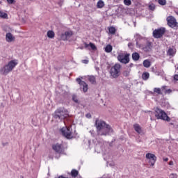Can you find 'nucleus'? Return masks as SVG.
Segmentation results:
<instances>
[{
  "label": "nucleus",
  "instance_id": "obj_1",
  "mask_svg": "<svg viewBox=\"0 0 178 178\" xmlns=\"http://www.w3.org/2000/svg\"><path fill=\"white\" fill-rule=\"evenodd\" d=\"M95 126L97 130L98 134L100 136H106L109 134L112 131V128L109 124H106L104 121L97 119L95 121Z\"/></svg>",
  "mask_w": 178,
  "mask_h": 178
},
{
  "label": "nucleus",
  "instance_id": "obj_17",
  "mask_svg": "<svg viewBox=\"0 0 178 178\" xmlns=\"http://www.w3.org/2000/svg\"><path fill=\"white\" fill-rule=\"evenodd\" d=\"M47 35L48 38H50V39L55 38V32H54V31L52 30H49L47 31Z\"/></svg>",
  "mask_w": 178,
  "mask_h": 178
},
{
  "label": "nucleus",
  "instance_id": "obj_19",
  "mask_svg": "<svg viewBox=\"0 0 178 178\" xmlns=\"http://www.w3.org/2000/svg\"><path fill=\"white\" fill-rule=\"evenodd\" d=\"M105 6V3L102 1V0H99L97 3V9H102Z\"/></svg>",
  "mask_w": 178,
  "mask_h": 178
},
{
  "label": "nucleus",
  "instance_id": "obj_11",
  "mask_svg": "<svg viewBox=\"0 0 178 178\" xmlns=\"http://www.w3.org/2000/svg\"><path fill=\"white\" fill-rule=\"evenodd\" d=\"M52 149L54 151L58 152V154H62V152L64 151L63 146L59 144L53 145Z\"/></svg>",
  "mask_w": 178,
  "mask_h": 178
},
{
  "label": "nucleus",
  "instance_id": "obj_46",
  "mask_svg": "<svg viewBox=\"0 0 178 178\" xmlns=\"http://www.w3.org/2000/svg\"><path fill=\"white\" fill-rule=\"evenodd\" d=\"M83 63H88V60H83Z\"/></svg>",
  "mask_w": 178,
  "mask_h": 178
},
{
  "label": "nucleus",
  "instance_id": "obj_35",
  "mask_svg": "<svg viewBox=\"0 0 178 178\" xmlns=\"http://www.w3.org/2000/svg\"><path fill=\"white\" fill-rule=\"evenodd\" d=\"M72 101H74V102H76V104H79V99H77V96L76 95H74L72 96Z\"/></svg>",
  "mask_w": 178,
  "mask_h": 178
},
{
  "label": "nucleus",
  "instance_id": "obj_45",
  "mask_svg": "<svg viewBox=\"0 0 178 178\" xmlns=\"http://www.w3.org/2000/svg\"><path fill=\"white\" fill-rule=\"evenodd\" d=\"M163 161L165 162H168V161H169V159L168 158H165V159H163Z\"/></svg>",
  "mask_w": 178,
  "mask_h": 178
},
{
  "label": "nucleus",
  "instance_id": "obj_6",
  "mask_svg": "<svg viewBox=\"0 0 178 178\" xmlns=\"http://www.w3.org/2000/svg\"><path fill=\"white\" fill-rule=\"evenodd\" d=\"M165 33H166V28L160 27L153 31L152 36L154 37V38H156V39L162 38L163 35H165Z\"/></svg>",
  "mask_w": 178,
  "mask_h": 178
},
{
  "label": "nucleus",
  "instance_id": "obj_22",
  "mask_svg": "<svg viewBox=\"0 0 178 178\" xmlns=\"http://www.w3.org/2000/svg\"><path fill=\"white\" fill-rule=\"evenodd\" d=\"M142 79L143 80L147 81L148 79H149V74L147 72H143L142 74Z\"/></svg>",
  "mask_w": 178,
  "mask_h": 178
},
{
  "label": "nucleus",
  "instance_id": "obj_31",
  "mask_svg": "<svg viewBox=\"0 0 178 178\" xmlns=\"http://www.w3.org/2000/svg\"><path fill=\"white\" fill-rule=\"evenodd\" d=\"M71 138H73V136H72V132H70V127H67V139L71 140Z\"/></svg>",
  "mask_w": 178,
  "mask_h": 178
},
{
  "label": "nucleus",
  "instance_id": "obj_5",
  "mask_svg": "<svg viewBox=\"0 0 178 178\" xmlns=\"http://www.w3.org/2000/svg\"><path fill=\"white\" fill-rule=\"evenodd\" d=\"M155 118L158 120H165V122H170V118L168 116L165 111L156 107L155 109Z\"/></svg>",
  "mask_w": 178,
  "mask_h": 178
},
{
  "label": "nucleus",
  "instance_id": "obj_20",
  "mask_svg": "<svg viewBox=\"0 0 178 178\" xmlns=\"http://www.w3.org/2000/svg\"><path fill=\"white\" fill-rule=\"evenodd\" d=\"M60 40L61 41H66L67 40V31H65L64 33L60 35Z\"/></svg>",
  "mask_w": 178,
  "mask_h": 178
},
{
  "label": "nucleus",
  "instance_id": "obj_14",
  "mask_svg": "<svg viewBox=\"0 0 178 178\" xmlns=\"http://www.w3.org/2000/svg\"><path fill=\"white\" fill-rule=\"evenodd\" d=\"M167 55L168 56H175L176 55V49L169 48L167 51Z\"/></svg>",
  "mask_w": 178,
  "mask_h": 178
},
{
  "label": "nucleus",
  "instance_id": "obj_42",
  "mask_svg": "<svg viewBox=\"0 0 178 178\" xmlns=\"http://www.w3.org/2000/svg\"><path fill=\"white\" fill-rule=\"evenodd\" d=\"M86 118H88V119H90L91 118V114L90 113L86 114Z\"/></svg>",
  "mask_w": 178,
  "mask_h": 178
},
{
  "label": "nucleus",
  "instance_id": "obj_49",
  "mask_svg": "<svg viewBox=\"0 0 178 178\" xmlns=\"http://www.w3.org/2000/svg\"><path fill=\"white\" fill-rule=\"evenodd\" d=\"M2 3V1H0V5Z\"/></svg>",
  "mask_w": 178,
  "mask_h": 178
},
{
  "label": "nucleus",
  "instance_id": "obj_51",
  "mask_svg": "<svg viewBox=\"0 0 178 178\" xmlns=\"http://www.w3.org/2000/svg\"><path fill=\"white\" fill-rule=\"evenodd\" d=\"M30 1H33V0H30Z\"/></svg>",
  "mask_w": 178,
  "mask_h": 178
},
{
  "label": "nucleus",
  "instance_id": "obj_9",
  "mask_svg": "<svg viewBox=\"0 0 178 178\" xmlns=\"http://www.w3.org/2000/svg\"><path fill=\"white\" fill-rule=\"evenodd\" d=\"M76 81L79 84L80 88L83 90V92H87V91H88V84H87V83L82 81L80 78H77Z\"/></svg>",
  "mask_w": 178,
  "mask_h": 178
},
{
  "label": "nucleus",
  "instance_id": "obj_2",
  "mask_svg": "<svg viewBox=\"0 0 178 178\" xmlns=\"http://www.w3.org/2000/svg\"><path fill=\"white\" fill-rule=\"evenodd\" d=\"M136 48L142 49L144 52H149L152 49V42L141 38V36H138L136 39Z\"/></svg>",
  "mask_w": 178,
  "mask_h": 178
},
{
  "label": "nucleus",
  "instance_id": "obj_47",
  "mask_svg": "<svg viewBox=\"0 0 178 178\" xmlns=\"http://www.w3.org/2000/svg\"><path fill=\"white\" fill-rule=\"evenodd\" d=\"M151 113V111H145V113Z\"/></svg>",
  "mask_w": 178,
  "mask_h": 178
},
{
  "label": "nucleus",
  "instance_id": "obj_36",
  "mask_svg": "<svg viewBox=\"0 0 178 178\" xmlns=\"http://www.w3.org/2000/svg\"><path fill=\"white\" fill-rule=\"evenodd\" d=\"M149 10H155V4L151 3L149 6Z\"/></svg>",
  "mask_w": 178,
  "mask_h": 178
},
{
  "label": "nucleus",
  "instance_id": "obj_30",
  "mask_svg": "<svg viewBox=\"0 0 178 178\" xmlns=\"http://www.w3.org/2000/svg\"><path fill=\"white\" fill-rule=\"evenodd\" d=\"M161 90L162 91L165 90V94H170V92H172L171 89L166 90V86H165L161 87Z\"/></svg>",
  "mask_w": 178,
  "mask_h": 178
},
{
  "label": "nucleus",
  "instance_id": "obj_12",
  "mask_svg": "<svg viewBox=\"0 0 178 178\" xmlns=\"http://www.w3.org/2000/svg\"><path fill=\"white\" fill-rule=\"evenodd\" d=\"M65 127H62L60 129V134L65 137V138H67V125H66V121H64Z\"/></svg>",
  "mask_w": 178,
  "mask_h": 178
},
{
  "label": "nucleus",
  "instance_id": "obj_41",
  "mask_svg": "<svg viewBox=\"0 0 178 178\" xmlns=\"http://www.w3.org/2000/svg\"><path fill=\"white\" fill-rule=\"evenodd\" d=\"M174 80H176L177 81H178V74L175 75Z\"/></svg>",
  "mask_w": 178,
  "mask_h": 178
},
{
  "label": "nucleus",
  "instance_id": "obj_33",
  "mask_svg": "<svg viewBox=\"0 0 178 178\" xmlns=\"http://www.w3.org/2000/svg\"><path fill=\"white\" fill-rule=\"evenodd\" d=\"M158 2L159 5H161L162 6H165V5H166V0H158Z\"/></svg>",
  "mask_w": 178,
  "mask_h": 178
},
{
  "label": "nucleus",
  "instance_id": "obj_16",
  "mask_svg": "<svg viewBox=\"0 0 178 178\" xmlns=\"http://www.w3.org/2000/svg\"><path fill=\"white\" fill-rule=\"evenodd\" d=\"M167 23H177L176 18L173 16H168L166 19Z\"/></svg>",
  "mask_w": 178,
  "mask_h": 178
},
{
  "label": "nucleus",
  "instance_id": "obj_10",
  "mask_svg": "<svg viewBox=\"0 0 178 178\" xmlns=\"http://www.w3.org/2000/svg\"><path fill=\"white\" fill-rule=\"evenodd\" d=\"M147 159H149V163H150L151 166H154L155 165V162H156V156L152 153H147L145 156Z\"/></svg>",
  "mask_w": 178,
  "mask_h": 178
},
{
  "label": "nucleus",
  "instance_id": "obj_24",
  "mask_svg": "<svg viewBox=\"0 0 178 178\" xmlns=\"http://www.w3.org/2000/svg\"><path fill=\"white\" fill-rule=\"evenodd\" d=\"M112 49H113V48L112 47V45L108 44L105 47V52H107V54H109V53H111Z\"/></svg>",
  "mask_w": 178,
  "mask_h": 178
},
{
  "label": "nucleus",
  "instance_id": "obj_34",
  "mask_svg": "<svg viewBox=\"0 0 178 178\" xmlns=\"http://www.w3.org/2000/svg\"><path fill=\"white\" fill-rule=\"evenodd\" d=\"M89 47H90V48H91L93 51H95V49H97V47H96L95 44H94V43H92V42H90V43H89Z\"/></svg>",
  "mask_w": 178,
  "mask_h": 178
},
{
  "label": "nucleus",
  "instance_id": "obj_21",
  "mask_svg": "<svg viewBox=\"0 0 178 178\" xmlns=\"http://www.w3.org/2000/svg\"><path fill=\"white\" fill-rule=\"evenodd\" d=\"M88 81H90V83H91V84H96V83H97L95 76H88Z\"/></svg>",
  "mask_w": 178,
  "mask_h": 178
},
{
  "label": "nucleus",
  "instance_id": "obj_32",
  "mask_svg": "<svg viewBox=\"0 0 178 178\" xmlns=\"http://www.w3.org/2000/svg\"><path fill=\"white\" fill-rule=\"evenodd\" d=\"M124 4L126 6H130L131 5V0H124Z\"/></svg>",
  "mask_w": 178,
  "mask_h": 178
},
{
  "label": "nucleus",
  "instance_id": "obj_29",
  "mask_svg": "<svg viewBox=\"0 0 178 178\" xmlns=\"http://www.w3.org/2000/svg\"><path fill=\"white\" fill-rule=\"evenodd\" d=\"M71 176L72 177H77V176H79V171H77L76 170H72L71 172Z\"/></svg>",
  "mask_w": 178,
  "mask_h": 178
},
{
  "label": "nucleus",
  "instance_id": "obj_27",
  "mask_svg": "<svg viewBox=\"0 0 178 178\" xmlns=\"http://www.w3.org/2000/svg\"><path fill=\"white\" fill-rule=\"evenodd\" d=\"M154 92H156L158 95H162V89L159 88H154Z\"/></svg>",
  "mask_w": 178,
  "mask_h": 178
},
{
  "label": "nucleus",
  "instance_id": "obj_13",
  "mask_svg": "<svg viewBox=\"0 0 178 178\" xmlns=\"http://www.w3.org/2000/svg\"><path fill=\"white\" fill-rule=\"evenodd\" d=\"M6 40L7 42H12V41H15V36L12 33H8L6 35Z\"/></svg>",
  "mask_w": 178,
  "mask_h": 178
},
{
  "label": "nucleus",
  "instance_id": "obj_43",
  "mask_svg": "<svg viewBox=\"0 0 178 178\" xmlns=\"http://www.w3.org/2000/svg\"><path fill=\"white\" fill-rule=\"evenodd\" d=\"M168 165H170V166H173V161H170L168 163Z\"/></svg>",
  "mask_w": 178,
  "mask_h": 178
},
{
  "label": "nucleus",
  "instance_id": "obj_23",
  "mask_svg": "<svg viewBox=\"0 0 178 178\" xmlns=\"http://www.w3.org/2000/svg\"><path fill=\"white\" fill-rule=\"evenodd\" d=\"M132 59L134 60H138L140 59V54L137 52H135L132 54Z\"/></svg>",
  "mask_w": 178,
  "mask_h": 178
},
{
  "label": "nucleus",
  "instance_id": "obj_37",
  "mask_svg": "<svg viewBox=\"0 0 178 178\" xmlns=\"http://www.w3.org/2000/svg\"><path fill=\"white\" fill-rule=\"evenodd\" d=\"M8 3H9L10 5H12L13 3H15V0H6Z\"/></svg>",
  "mask_w": 178,
  "mask_h": 178
},
{
  "label": "nucleus",
  "instance_id": "obj_39",
  "mask_svg": "<svg viewBox=\"0 0 178 178\" xmlns=\"http://www.w3.org/2000/svg\"><path fill=\"white\" fill-rule=\"evenodd\" d=\"M170 176L171 178H177V175L176 174H171Z\"/></svg>",
  "mask_w": 178,
  "mask_h": 178
},
{
  "label": "nucleus",
  "instance_id": "obj_50",
  "mask_svg": "<svg viewBox=\"0 0 178 178\" xmlns=\"http://www.w3.org/2000/svg\"><path fill=\"white\" fill-rule=\"evenodd\" d=\"M21 178H23V177H21Z\"/></svg>",
  "mask_w": 178,
  "mask_h": 178
},
{
  "label": "nucleus",
  "instance_id": "obj_18",
  "mask_svg": "<svg viewBox=\"0 0 178 178\" xmlns=\"http://www.w3.org/2000/svg\"><path fill=\"white\" fill-rule=\"evenodd\" d=\"M108 33L112 35L116 34V28L114 26H108Z\"/></svg>",
  "mask_w": 178,
  "mask_h": 178
},
{
  "label": "nucleus",
  "instance_id": "obj_40",
  "mask_svg": "<svg viewBox=\"0 0 178 178\" xmlns=\"http://www.w3.org/2000/svg\"><path fill=\"white\" fill-rule=\"evenodd\" d=\"M124 76H126V77H127V76H129V72L127 71L124 72Z\"/></svg>",
  "mask_w": 178,
  "mask_h": 178
},
{
  "label": "nucleus",
  "instance_id": "obj_44",
  "mask_svg": "<svg viewBox=\"0 0 178 178\" xmlns=\"http://www.w3.org/2000/svg\"><path fill=\"white\" fill-rule=\"evenodd\" d=\"M88 47H90V43L89 44L85 43V48H88Z\"/></svg>",
  "mask_w": 178,
  "mask_h": 178
},
{
  "label": "nucleus",
  "instance_id": "obj_25",
  "mask_svg": "<svg viewBox=\"0 0 178 178\" xmlns=\"http://www.w3.org/2000/svg\"><path fill=\"white\" fill-rule=\"evenodd\" d=\"M143 66L144 67H151V61L149 60H145L143 61Z\"/></svg>",
  "mask_w": 178,
  "mask_h": 178
},
{
  "label": "nucleus",
  "instance_id": "obj_4",
  "mask_svg": "<svg viewBox=\"0 0 178 178\" xmlns=\"http://www.w3.org/2000/svg\"><path fill=\"white\" fill-rule=\"evenodd\" d=\"M54 119H60V120H67V110L61 107L56 110L54 114Z\"/></svg>",
  "mask_w": 178,
  "mask_h": 178
},
{
  "label": "nucleus",
  "instance_id": "obj_28",
  "mask_svg": "<svg viewBox=\"0 0 178 178\" xmlns=\"http://www.w3.org/2000/svg\"><path fill=\"white\" fill-rule=\"evenodd\" d=\"M168 25L169 27H171L172 29H174L175 30H177V23H168Z\"/></svg>",
  "mask_w": 178,
  "mask_h": 178
},
{
  "label": "nucleus",
  "instance_id": "obj_7",
  "mask_svg": "<svg viewBox=\"0 0 178 178\" xmlns=\"http://www.w3.org/2000/svg\"><path fill=\"white\" fill-rule=\"evenodd\" d=\"M118 60L121 63H124V65H127V63H129V62H130V54L120 53L118 56Z\"/></svg>",
  "mask_w": 178,
  "mask_h": 178
},
{
  "label": "nucleus",
  "instance_id": "obj_38",
  "mask_svg": "<svg viewBox=\"0 0 178 178\" xmlns=\"http://www.w3.org/2000/svg\"><path fill=\"white\" fill-rule=\"evenodd\" d=\"M71 35H73V32L72 31H68L67 37H70Z\"/></svg>",
  "mask_w": 178,
  "mask_h": 178
},
{
  "label": "nucleus",
  "instance_id": "obj_15",
  "mask_svg": "<svg viewBox=\"0 0 178 178\" xmlns=\"http://www.w3.org/2000/svg\"><path fill=\"white\" fill-rule=\"evenodd\" d=\"M134 129L135 131H136V133H138V134H141L143 130L141 129V127L140 126V124H134Z\"/></svg>",
  "mask_w": 178,
  "mask_h": 178
},
{
  "label": "nucleus",
  "instance_id": "obj_48",
  "mask_svg": "<svg viewBox=\"0 0 178 178\" xmlns=\"http://www.w3.org/2000/svg\"><path fill=\"white\" fill-rule=\"evenodd\" d=\"M131 45H133V44H132L131 42H129V43L128 44V47H131Z\"/></svg>",
  "mask_w": 178,
  "mask_h": 178
},
{
  "label": "nucleus",
  "instance_id": "obj_3",
  "mask_svg": "<svg viewBox=\"0 0 178 178\" xmlns=\"http://www.w3.org/2000/svg\"><path fill=\"white\" fill-rule=\"evenodd\" d=\"M19 64V61L17 59L11 60L0 69V74L2 76H8L10 72L13 70Z\"/></svg>",
  "mask_w": 178,
  "mask_h": 178
},
{
  "label": "nucleus",
  "instance_id": "obj_8",
  "mask_svg": "<svg viewBox=\"0 0 178 178\" xmlns=\"http://www.w3.org/2000/svg\"><path fill=\"white\" fill-rule=\"evenodd\" d=\"M120 67L121 66L120 65V64H115L114 66L111 67V74L112 77H113L114 79L119 77L120 74Z\"/></svg>",
  "mask_w": 178,
  "mask_h": 178
},
{
  "label": "nucleus",
  "instance_id": "obj_26",
  "mask_svg": "<svg viewBox=\"0 0 178 178\" xmlns=\"http://www.w3.org/2000/svg\"><path fill=\"white\" fill-rule=\"evenodd\" d=\"M0 17L1 19H8V14L0 10Z\"/></svg>",
  "mask_w": 178,
  "mask_h": 178
}]
</instances>
